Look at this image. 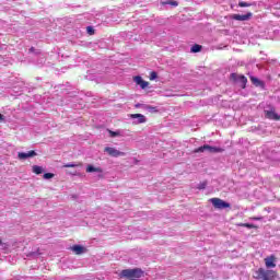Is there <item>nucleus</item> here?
<instances>
[{"label":"nucleus","mask_w":280,"mask_h":280,"mask_svg":"<svg viewBox=\"0 0 280 280\" xmlns=\"http://www.w3.org/2000/svg\"><path fill=\"white\" fill-rule=\"evenodd\" d=\"M120 279H141L143 277V270L140 268L125 269L119 275Z\"/></svg>","instance_id":"f257e3e1"},{"label":"nucleus","mask_w":280,"mask_h":280,"mask_svg":"<svg viewBox=\"0 0 280 280\" xmlns=\"http://www.w3.org/2000/svg\"><path fill=\"white\" fill-rule=\"evenodd\" d=\"M231 79L234 80L235 82H241L243 89L246 86V82H248V79L244 75H238L237 73H232Z\"/></svg>","instance_id":"0eeeda50"},{"label":"nucleus","mask_w":280,"mask_h":280,"mask_svg":"<svg viewBox=\"0 0 280 280\" xmlns=\"http://www.w3.org/2000/svg\"><path fill=\"white\" fill-rule=\"evenodd\" d=\"M88 34H94V32H93V27L88 26Z\"/></svg>","instance_id":"cd10ccee"},{"label":"nucleus","mask_w":280,"mask_h":280,"mask_svg":"<svg viewBox=\"0 0 280 280\" xmlns=\"http://www.w3.org/2000/svg\"><path fill=\"white\" fill-rule=\"evenodd\" d=\"M276 277L277 272L275 270H266L264 268H259L254 275L257 280H275Z\"/></svg>","instance_id":"f03ea898"},{"label":"nucleus","mask_w":280,"mask_h":280,"mask_svg":"<svg viewBox=\"0 0 280 280\" xmlns=\"http://www.w3.org/2000/svg\"><path fill=\"white\" fill-rule=\"evenodd\" d=\"M253 16V13H247V14H233L232 19L234 21H249V19Z\"/></svg>","instance_id":"1a4fd4ad"},{"label":"nucleus","mask_w":280,"mask_h":280,"mask_svg":"<svg viewBox=\"0 0 280 280\" xmlns=\"http://www.w3.org/2000/svg\"><path fill=\"white\" fill-rule=\"evenodd\" d=\"M207 187V183H201L198 187V189H205Z\"/></svg>","instance_id":"bb28decb"},{"label":"nucleus","mask_w":280,"mask_h":280,"mask_svg":"<svg viewBox=\"0 0 280 280\" xmlns=\"http://www.w3.org/2000/svg\"><path fill=\"white\" fill-rule=\"evenodd\" d=\"M30 51H34V47H32V48L30 49Z\"/></svg>","instance_id":"2f4dec72"},{"label":"nucleus","mask_w":280,"mask_h":280,"mask_svg":"<svg viewBox=\"0 0 280 280\" xmlns=\"http://www.w3.org/2000/svg\"><path fill=\"white\" fill-rule=\"evenodd\" d=\"M156 78H158V74H156V72H151V75H150V80H156Z\"/></svg>","instance_id":"b1692460"},{"label":"nucleus","mask_w":280,"mask_h":280,"mask_svg":"<svg viewBox=\"0 0 280 280\" xmlns=\"http://www.w3.org/2000/svg\"><path fill=\"white\" fill-rule=\"evenodd\" d=\"M33 172L34 174H43V166L34 165Z\"/></svg>","instance_id":"6ab92c4d"},{"label":"nucleus","mask_w":280,"mask_h":280,"mask_svg":"<svg viewBox=\"0 0 280 280\" xmlns=\"http://www.w3.org/2000/svg\"><path fill=\"white\" fill-rule=\"evenodd\" d=\"M238 7L240 8H250V3L241 1V2H238Z\"/></svg>","instance_id":"4be33fe9"},{"label":"nucleus","mask_w":280,"mask_h":280,"mask_svg":"<svg viewBox=\"0 0 280 280\" xmlns=\"http://www.w3.org/2000/svg\"><path fill=\"white\" fill-rule=\"evenodd\" d=\"M36 151H28L27 153H25V152H19L18 153V159L20 160V161H25V160H27V159H32L33 156H36Z\"/></svg>","instance_id":"423d86ee"},{"label":"nucleus","mask_w":280,"mask_h":280,"mask_svg":"<svg viewBox=\"0 0 280 280\" xmlns=\"http://www.w3.org/2000/svg\"><path fill=\"white\" fill-rule=\"evenodd\" d=\"M196 154L200 153V152H211V145L209 144H205L202 147H199L197 149H195L194 151Z\"/></svg>","instance_id":"ddd939ff"},{"label":"nucleus","mask_w":280,"mask_h":280,"mask_svg":"<svg viewBox=\"0 0 280 280\" xmlns=\"http://www.w3.org/2000/svg\"><path fill=\"white\" fill-rule=\"evenodd\" d=\"M44 178L46 180H49V178H54V174L52 173H46V174H44Z\"/></svg>","instance_id":"5701e85b"},{"label":"nucleus","mask_w":280,"mask_h":280,"mask_svg":"<svg viewBox=\"0 0 280 280\" xmlns=\"http://www.w3.org/2000/svg\"><path fill=\"white\" fill-rule=\"evenodd\" d=\"M211 205H212V207H214V209H220V210L231 208V203H229L220 198H212Z\"/></svg>","instance_id":"7ed1b4c3"},{"label":"nucleus","mask_w":280,"mask_h":280,"mask_svg":"<svg viewBox=\"0 0 280 280\" xmlns=\"http://www.w3.org/2000/svg\"><path fill=\"white\" fill-rule=\"evenodd\" d=\"M200 51H202V46L201 45L195 44L190 48L191 54H200Z\"/></svg>","instance_id":"dca6fc26"},{"label":"nucleus","mask_w":280,"mask_h":280,"mask_svg":"<svg viewBox=\"0 0 280 280\" xmlns=\"http://www.w3.org/2000/svg\"><path fill=\"white\" fill-rule=\"evenodd\" d=\"M63 167H78V164L68 163V164L63 165Z\"/></svg>","instance_id":"393cba45"},{"label":"nucleus","mask_w":280,"mask_h":280,"mask_svg":"<svg viewBox=\"0 0 280 280\" xmlns=\"http://www.w3.org/2000/svg\"><path fill=\"white\" fill-rule=\"evenodd\" d=\"M253 220L259 221L261 220V217H254Z\"/></svg>","instance_id":"c85d7f7f"},{"label":"nucleus","mask_w":280,"mask_h":280,"mask_svg":"<svg viewBox=\"0 0 280 280\" xmlns=\"http://www.w3.org/2000/svg\"><path fill=\"white\" fill-rule=\"evenodd\" d=\"M107 131L109 133V137H112L113 139H115V137H124V131L121 129H118L116 131L108 129Z\"/></svg>","instance_id":"4468645a"},{"label":"nucleus","mask_w":280,"mask_h":280,"mask_svg":"<svg viewBox=\"0 0 280 280\" xmlns=\"http://www.w3.org/2000/svg\"><path fill=\"white\" fill-rule=\"evenodd\" d=\"M265 117L267 119H272L273 121H279L280 119L279 114L275 113V109H270V110L265 109Z\"/></svg>","instance_id":"6e6552de"},{"label":"nucleus","mask_w":280,"mask_h":280,"mask_svg":"<svg viewBox=\"0 0 280 280\" xmlns=\"http://www.w3.org/2000/svg\"><path fill=\"white\" fill-rule=\"evenodd\" d=\"M162 5H173V8H177L178 1H175V0L162 1Z\"/></svg>","instance_id":"f3484780"},{"label":"nucleus","mask_w":280,"mask_h":280,"mask_svg":"<svg viewBox=\"0 0 280 280\" xmlns=\"http://www.w3.org/2000/svg\"><path fill=\"white\" fill-rule=\"evenodd\" d=\"M130 119H133V124L137 126L139 124H145L148 118L143 114H131Z\"/></svg>","instance_id":"39448f33"},{"label":"nucleus","mask_w":280,"mask_h":280,"mask_svg":"<svg viewBox=\"0 0 280 280\" xmlns=\"http://www.w3.org/2000/svg\"><path fill=\"white\" fill-rule=\"evenodd\" d=\"M104 152L109 154V156H114L115 159H117L118 156H126L125 152H121L113 147H106Z\"/></svg>","instance_id":"20e7f679"},{"label":"nucleus","mask_w":280,"mask_h":280,"mask_svg":"<svg viewBox=\"0 0 280 280\" xmlns=\"http://www.w3.org/2000/svg\"><path fill=\"white\" fill-rule=\"evenodd\" d=\"M249 80L252 84H254V86H260L261 89H264L265 86L264 81L257 79V77L249 75Z\"/></svg>","instance_id":"f8f14e48"},{"label":"nucleus","mask_w":280,"mask_h":280,"mask_svg":"<svg viewBox=\"0 0 280 280\" xmlns=\"http://www.w3.org/2000/svg\"><path fill=\"white\" fill-rule=\"evenodd\" d=\"M31 255L36 256V253H33V254H31Z\"/></svg>","instance_id":"473e14b6"},{"label":"nucleus","mask_w":280,"mask_h":280,"mask_svg":"<svg viewBox=\"0 0 280 280\" xmlns=\"http://www.w3.org/2000/svg\"><path fill=\"white\" fill-rule=\"evenodd\" d=\"M72 250L75 255H82V253H84V247L81 245H74L72 246Z\"/></svg>","instance_id":"2eb2a0df"},{"label":"nucleus","mask_w":280,"mask_h":280,"mask_svg":"<svg viewBox=\"0 0 280 280\" xmlns=\"http://www.w3.org/2000/svg\"><path fill=\"white\" fill-rule=\"evenodd\" d=\"M241 226H244L245 229H257V226H255L253 223H243Z\"/></svg>","instance_id":"aec40b11"},{"label":"nucleus","mask_w":280,"mask_h":280,"mask_svg":"<svg viewBox=\"0 0 280 280\" xmlns=\"http://www.w3.org/2000/svg\"><path fill=\"white\" fill-rule=\"evenodd\" d=\"M211 152H222V149H218L215 147H211Z\"/></svg>","instance_id":"a878e982"},{"label":"nucleus","mask_w":280,"mask_h":280,"mask_svg":"<svg viewBox=\"0 0 280 280\" xmlns=\"http://www.w3.org/2000/svg\"><path fill=\"white\" fill-rule=\"evenodd\" d=\"M133 82L138 84L141 89H148V81H144L141 77H135Z\"/></svg>","instance_id":"9d476101"},{"label":"nucleus","mask_w":280,"mask_h":280,"mask_svg":"<svg viewBox=\"0 0 280 280\" xmlns=\"http://www.w3.org/2000/svg\"><path fill=\"white\" fill-rule=\"evenodd\" d=\"M144 108L149 110V113H156V107L150 106V105H144Z\"/></svg>","instance_id":"412c9836"},{"label":"nucleus","mask_w":280,"mask_h":280,"mask_svg":"<svg viewBox=\"0 0 280 280\" xmlns=\"http://www.w3.org/2000/svg\"><path fill=\"white\" fill-rule=\"evenodd\" d=\"M0 244H2V241H1V238H0Z\"/></svg>","instance_id":"72a5a7b5"},{"label":"nucleus","mask_w":280,"mask_h":280,"mask_svg":"<svg viewBox=\"0 0 280 280\" xmlns=\"http://www.w3.org/2000/svg\"><path fill=\"white\" fill-rule=\"evenodd\" d=\"M0 121H3V114H0Z\"/></svg>","instance_id":"c756f323"},{"label":"nucleus","mask_w":280,"mask_h":280,"mask_svg":"<svg viewBox=\"0 0 280 280\" xmlns=\"http://www.w3.org/2000/svg\"><path fill=\"white\" fill-rule=\"evenodd\" d=\"M136 108H141V104H137V105H136Z\"/></svg>","instance_id":"7c9ffc66"},{"label":"nucleus","mask_w":280,"mask_h":280,"mask_svg":"<svg viewBox=\"0 0 280 280\" xmlns=\"http://www.w3.org/2000/svg\"><path fill=\"white\" fill-rule=\"evenodd\" d=\"M266 268H277V264H275V256H270L265 258Z\"/></svg>","instance_id":"9b49d317"},{"label":"nucleus","mask_w":280,"mask_h":280,"mask_svg":"<svg viewBox=\"0 0 280 280\" xmlns=\"http://www.w3.org/2000/svg\"><path fill=\"white\" fill-rule=\"evenodd\" d=\"M86 172H88V173H93V172L102 173V170H101L100 167H95V166H93V165H88Z\"/></svg>","instance_id":"a211bd4d"}]
</instances>
